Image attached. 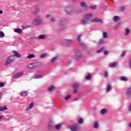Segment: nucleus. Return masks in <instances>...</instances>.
<instances>
[{
    "label": "nucleus",
    "instance_id": "obj_25",
    "mask_svg": "<svg viewBox=\"0 0 131 131\" xmlns=\"http://www.w3.org/2000/svg\"><path fill=\"white\" fill-rule=\"evenodd\" d=\"M120 79L122 81H128V80L127 77L124 76L121 77Z\"/></svg>",
    "mask_w": 131,
    "mask_h": 131
},
{
    "label": "nucleus",
    "instance_id": "obj_46",
    "mask_svg": "<svg viewBox=\"0 0 131 131\" xmlns=\"http://www.w3.org/2000/svg\"><path fill=\"white\" fill-rule=\"evenodd\" d=\"M126 54V51H124L122 52V54L121 55V57H124L125 56V54Z\"/></svg>",
    "mask_w": 131,
    "mask_h": 131
},
{
    "label": "nucleus",
    "instance_id": "obj_4",
    "mask_svg": "<svg viewBox=\"0 0 131 131\" xmlns=\"http://www.w3.org/2000/svg\"><path fill=\"white\" fill-rule=\"evenodd\" d=\"M70 127L72 131L80 130V127H79V125L77 124H75L73 125H70Z\"/></svg>",
    "mask_w": 131,
    "mask_h": 131
},
{
    "label": "nucleus",
    "instance_id": "obj_35",
    "mask_svg": "<svg viewBox=\"0 0 131 131\" xmlns=\"http://www.w3.org/2000/svg\"><path fill=\"white\" fill-rule=\"evenodd\" d=\"M114 21H119V20H120V17H119V16H115L114 17Z\"/></svg>",
    "mask_w": 131,
    "mask_h": 131
},
{
    "label": "nucleus",
    "instance_id": "obj_38",
    "mask_svg": "<svg viewBox=\"0 0 131 131\" xmlns=\"http://www.w3.org/2000/svg\"><path fill=\"white\" fill-rule=\"evenodd\" d=\"M57 59H58V56L54 57L52 60H51V63H54V62H56L57 61Z\"/></svg>",
    "mask_w": 131,
    "mask_h": 131
},
{
    "label": "nucleus",
    "instance_id": "obj_12",
    "mask_svg": "<svg viewBox=\"0 0 131 131\" xmlns=\"http://www.w3.org/2000/svg\"><path fill=\"white\" fill-rule=\"evenodd\" d=\"M65 23H66V19L62 18L59 21L58 25L62 26V25H64Z\"/></svg>",
    "mask_w": 131,
    "mask_h": 131
},
{
    "label": "nucleus",
    "instance_id": "obj_8",
    "mask_svg": "<svg viewBox=\"0 0 131 131\" xmlns=\"http://www.w3.org/2000/svg\"><path fill=\"white\" fill-rule=\"evenodd\" d=\"M80 84L78 82H75L72 85V87L73 88V89H76L78 90V88H80Z\"/></svg>",
    "mask_w": 131,
    "mask_h": 131
},
{
    "label": "nucleus",
    "instance_id": "obj_54",
    "mask_svg": "<svg viewBox=\"0 0 131 131\" xmlns=\"http://www.w3.org/2000/svg\"><path fill=\"white\" fill-rule=\"evenodd\" d=\"M78 100H79V98H75L74 99V101H78Z\"/></svg>",
    "mask_w": 131,
    "mask_h": 131
},
{
    "label": "nucleus",
    "instance_id": "obj_56",
    "mask_svg": "<svg viewBox=\"0 0 131 131\" xmlns=\"http://www.w3.org/2000/svg\"><path fill=\"white\" fill-rule=\"evenodd\" d=\"M3 14V10H0V15Z\"/></svg>",
    "mask_w": 131,
    "mask_h": 131
},
{
    "label": "nucleus",
    "instance_id": "obj_33",
    "mask_svg": "<svg viewBox=\"0 0 131 131\" xmlns=\"http://www.w3.org/2000/svg\"><path fill=\"white\" fill-rule=\"evenodd\" d=\"M80 6L81 7H83L84 8H88V5L84 2L81 3Z\"/></svg>",
    "mask_w": 131,
    "mask_h": 131
},
{
    "label": "nucleus",
    "instance_id": "obj_40",
    "mask_svg": "<svg viewBox=\"0 0 131 131\" xmlns=\"http://www.w3.org/2000/svg\"><path fill=\"white\" fill-rule=\"evenodd\" d=\"M47 56H48V54L47 53H43L40 56V58H46V57H47Z\"/></svg>",
    "mask_w": 131,
    "mask_h": 131
},
{
    "label": "nucleus",
    "instance_id": "obj_39",
    "mask_svg": "<svg viewBox=\"0 0 131 131\" xmlns=\"http://www.w3.org/2000/svg\"><path fill=\"white\" fill-rule=\"evenodd\" d=\"M35 56L34 54H30L28 56L27 58L28 59H32V58H34Z\"/></svg>",
    "mask_w": 131,
    "mask_h": 131
},
{
    "label": "nucleus",
    "instance_id": "obj_28",
    "mask_svg": "<svg viewBox=\"0 0 131 131\" xmlns=\"http://www.w3.org/2000/svg\"><path fill=\"white\" fill-rule=\"evenodd\" d=\"M32 107H33V103H31L29 106L26 108V110L27 111V110H29V109L32 108Z\"/></svg>",
    "mask_w": 131,
    "mask_h": 131
},
{
    "label": "nucleus",
    "instance_id": "obj_5",
    "mask_svg": "<svg viewBox=\"0 0 131 131\" xmlns=\"http://www.w3.org/2000/svg\"><path fill=\"white\" fill-rule=\"evenodd\" d=\"M74 58L76 60H79V59H81L82 58V54L81 52L79 51L75 52L74 55Z\"/></svg>",
    "mask_w": 131,
    "mask_h": 131
},
{
    "label": "nucleus",
    "instance_id": "obj_57",
    "mask_svg": "<svg viewBox=\"0 0 131 131\" xmlns=\"http://www.w3.org/2000/svg\"><path fill=\"white\" fill-rule=\"evenodd\" d=\"M3 118V116H0V119H2Z\"/></svg>",
    "mask_w": 131,
    "mask_h": 131
},
{
    "label": "nucleus",
    "instance_id": "obj_17",
    "mask_svg": "<svg viewBox=\"0 0 131 131\" xmlns=\"http://www.w3.org/2000/svg\"><path fill=\"white\" fill-rule=\"evenodd\" d=\"M63 41L64 45H69V43H71V42H72V40L64 39Z\"/></svg>",
    "mask_w": 131,
    "mask_h": 131
},
{
    "label": "nucleus",
    "instance_id": "obj_6",
    "mask_svg": "<svg viewBox=\"0 0 131 131\" xmlns=\"http://www.w3.org/2000/svg\"><path fill=\"white\" fill-rule=\"evenodd\" d=\"M38 63L35 62L32 63H30L28 65V68H30L31 69H32L33 68H36V67H38Z\"/></svg>",
    "mask_w": 131,
    "mask_h": 131
},
{
    "label": "nucleus",
    "instance_id": "obj_45",
    "mask_svg": "<svg viewBox=\"0 0 131 131\" xmlns=\"http://www.w3.org/2000/svg\"><path fill=\"white\" fill-rule=\"evenodd\" d=\"M99 43L100 44H102V45H104V43H105V40H104V39H100V40L99 41Z\"/></svg>",
    "mask_w": 131,
    "mask_h": 131
},
{
    "label": "nucleus",
    "instance_id": "obj_41",
    "mask_svg": "<svg viewBox=\"0 0 131 131\" xmlns=\"http://www.w3.org/2000/svg\"><path fill=\"white\" fill-rule=\"evenodd\" d=\"M92 78V75L91 74H89L88 76H85V79L89 80Z\"/></svg>",
    "mask_w": 131,
    "mask_h": 131
},
{
    "label": "nucleus",
    "instance_id": "obj_43",
    "mask_svg": "<svg viewBox=\"0 0 131 131\" xmlns=\"http://www.w3.org/2000/svg\"><path fill=\"white\" fill-rule=\"evenodd\" d=\"M90 8L92 10H96L97 9V5L90 6Z\"/></svg>",
    "mask_w": 131,
    "mask_h": 131
},
{
    "label": "nucleus",
    "instance_id": "obj_16",
    "mask_svg": "<svg viewBox=\"0 0 131 131\" xmlns=\"http://www.w3.org/2000/svg\"><path fill=\"white\" fill-rule=\"evenodd\" d=\"M14 31L16 33H22V32H23V31H22V29L20 28L14 29Z\"/></svg>",
    "mask_w": 131,
    "mask_h": 131
},
{
    "label": "nucleus",
    "instance_id": "obj_51",
    "mask_svg": "<svg viewBox=\"0 0 131 131\" xmlns=\"http://www.w3.org/2000/svg\"><path fill=\"white\" fill-rule=\"evenodd\" d=\"M104 55H108L109 52L107 50H105L104 51Z\"/></svg>",
    "mask_w": 131,
    "mask_h": 131
},
{
    "label": "nucleus",
    "instance_id": "obj_7",
    "mask_svg": "<svg viewBox=\"0 0 131 131\" xmlns=\"http://www.w3.org/2000/svg\"><path fill=\"white\" fill-rule=\"evenodd\" d=\"M65 11L67 14H72L73 13V10L72 7L68 6L66 7Z\"/></svg>",
    "mask_w": 131,
    "mask_h": 131
},
{
    "label": "nucleus",
    "instance_id": "obj_11",
    "mask_svg": "<svg viewBox=\"0 0 131 131\" xmlns=\"http://www.w3.org/2000/svg\"><path fill=\"white\" fill-rule=\"evenodd\" d=\"M13 53L14 54V55H13L14 56V58H15V57H16V58H21V55H20V54H19L18 52L13 50Z\"/></svg>",
    "mask_w": 131,
    "mask_h": 131
},
{
    "label": "nucleus",
    "instance_id": "obj_32",
    "mask_svg": "<svg viewBox=\"0 0 131 131\" xmlns=\"http://www.w3.org/2000/svg\"><path fill=\"white\" fill-rule=\"evenodd\" d=\"M61 127H62V125H61V124H58L55 125L56 129L59 130L60 129V128H61Z\"/></svg>",
    "mask_w": 131,
    "mask_h": 131
},
{
    "label": "nucleus",
    "instance_id": "obj_21",
    "mask_svg": "<svg viewBox=\"0 0 131 131\" xmlns=\"http://www.w3.org/2000/svg\"><path fill=\"white\" fill-rule=\"evenodd\" d=\"M23 75V73L22 72H19L14 75L15 78H18V77H20V76H21V75Z\"/></svg>",
    "mask_w": 131,
    "mask_h": 131
},
{
    "label": "nucleus",
    "instance_id": "obj_37",
    "mask_svg": "<svg viewBox=\"0 0 131 131\" xmlns=\"http://www.w3.org/2000/svg\"><path fill=\"white\" fill-rule=\"evenodd\" d=\"M103 51H104V47H102L101 48H100L99 50H97L96 51V53L97 54H99L100 53H101V52H103Z\"/></svg>",
    "mask_w": 131,
    "mask_h": 131
},
{
    "label": "nucleus",
    "instance_id": "obj_1",
    "mask_svg": "<svg viewBox=\"0 0 131 131\" xmlns=\"http://www.w3.org/2000/svg\"><path fill=\"white\" fill-rule=\"evenodd\" d=\"M93 17L92 13L86 14L84 16V19L82 20V23L83 24H89L91 20V18Z\"/></svg>",
    "mask_w": 131,
    "mask_h": 131
},
{
    "label": "nucleus",
    "instance_id": "obj_52",
    "mask_svg": "<svg viewBox=\"0 0 131 131\" xmlns=\"http://www.w3.org/2000/svg\"><path fill=\"white\" fill-rule=\"evenodd\" d=\"M78 91V89H74L73 93H74L75 94H76V93H77Z\"/></svg>",
    "mask_w": 131,
    "mask_h": 131
},
{
    "label": "nucleus",
    "instance_id": "obj_53",
    "mask_svg": "<svg viewBox=\"0 0 131 131\" xmlns=\"http://www.w3.org/2000/svg\"><path fill=\"white\" fill-rule=\"evenodd\" d=\"M2 98H3V95H2V93L0 92V101L2 100Z\"/></svg>",
    "mask_w": 131,
    "mask_h": 131
},
{
    "label": "nucleus",
    "instance_id": "obj_42",
    "mask_svg": "<svg viewBox=\"0 0 131 131\" xmlns=\"http://www.w3.org/2000/svg\"><path fill=\"white\" fill-rule=\"evenodd\" d=\"M70 98H71V95L69 94L67 96H66L64 99H65V100H66L67 101L68 100H69V99H70Z\"/></svg>",
    "mask_w": 131,
    "mask_h": 131
},
{
    "label": "nucleus",
    "instance_id": "obj_58",
    "mask_svg": "<svg viewBox=\"0 0 131 131\" xmlns=\"http://www.w3.org/2000/svg\"><path fill=\"white\" fill-rule=\"evenodd\" d=\"M93 42H96V41L94 40V41H93Z\"/></svg>",
    "mask_w": 131,
    "mask_h": 131
},
{
    "label": "nucleus",
    "instance_id": "obj_44",
    "mask_svg": "<svg viewBox=\"0 0 131 131\" xmlns=\"http://www.w3.org/2000/svg\"><path fill=\"white\" fill-rule=\"evenodd\" d=\"M0 37H5V33L4 32H0Z\"/></svg>",
    "mask_w": 131,
    "mask_h": 131
},
{
    "label": "nucleus",
    "instance_id": "obj_18",
    "mask_svg": "<svg viewBox=\"0 0 131 131\" xmlns=\"http://www.w3.org/2000/svg\"><path fill=\"white\" fill-rule=\"evenodd\" d=\"M54 126V122L52 120H51L49 123V129H52Z\"/></svg>",
    "mask_w": 131,
    "mask_h": 131
},
{
    "label": "nucleus",
    "instance_id": "obj_34",
    "mask_svg": "<svg viewBox=\"0 0 131 131\" xmlns=\"http://www.w3.org/2000/svg\"><path fill=\"white\" fill-rule=\"evenodd\" d=\"M54 90H55V87L53 85H52L48 88V91H49V92H53Z\"/></svg>",
    "mask_w": 131,
    "mask_h": 131
},
{
    "label": "nucleus",
    "instance_id": "obj_48",
    "mask_svg": "<svg viewBox=\"0 0 131 131\" xmlns=\"http://www.w3.org/2000/svg\"><path fill=\"white\" fill-rule=\"evenodd\" d=\"M80 38H81V35H80L78 36L77 39H78V41H79V42H80V41H81V39H80Z\"/></svg>",
    "mask_w": 131,
    "mask_h": 131
},
{
    "label": "nucleus",
    "instance_id": "obj_2",
    "mask_svg": "<svg viewBox=\"0 0 131 131\" xmlns=\"http://www.w3.org/2000/svg\"><path fill=\"white\" fill-rule=\"evenodd\" d=\"M14 56L11 55L8 56L6 59V61L5 63V66H8V65H10V64H12L13 63V61H14Z\"/></svg>",
    "mask_w": 131,
    "mask_h": 131
},
{
    "label": "nucleus",
    "instance_id": "obj_23",
    "mask_svg": "<svg viewBox=\"0 0 131 131\" xmlns=\"http://www.w3.org/2000/svg\"><path fill=\"white\" fill-rule=\"evenodd\" d=\"M112 90V86L110 85H107V87L106 88V93H110V92H111Z\"/></svg>",
    "mask_w": 131,
    "mask_h": 131
},
{
    "label": "nucleus",
    "instance_id": "obj_27",
    "mask_svg": "<svg viewBox=\"0 0 131 131\" xmlns=\"http://www.w3.org/2000/svg\"><path fill=\"white\" fill-rule=\"evenodd\" d=\"M107 112H108V111L106 108H103L101 111V114H102V115H104L105 113H107Z\"/></svg>",
    "mask_w": 131,
    "mask_h": 131
},
{
    "label": "nucleus",
    "instance_id": "obj_10",
    "mask_svg": "<svg viewBox=\"0 0 131 131\" xmlns=\"http://www.w3.org/2000/svg\"><path fill=\"white\" fill-rule=\"evenodd\" d=\"M126 95L127 98H131V87L127 89V91L126 92Z\"/></svg>",
    "mask_w": 131,
    "mask_h": 131
},
{
    "label": "nucleus",
    "instance_id": "obj_29",
    "mask_svg": "<svg viewBox=\"0 0 131 131\" xmlns=\"http://www.w3.org/2000/svg\"><path fill=\"white\" fill-rule=\"evenodd\" d=\"M125 6H120L119 7V11H121V12H123V11H125Z\"/></svg>",
    "mask_w": 131,
    "mask_h": 131
},
{
    "label": "nucleus",
    "instance_id": "obj_19",
    "mask_svg": "<svg viewBox=\"0 0 131 131\" xmlns=\"http://www.w3.org/2000/svg\"><path fill=\"white\" fill-rule=\"evenodd\" d=\"M129 33H130V30L128 28H126L125 29V35L127 36L129 35Z\"/></svg>",
    "mask_w": 131,
    "mask_h": 131
},
{
    "label": "nucleus",
    "instance_id": "obj_24",
    "mask_svg": "<svg viewBox=\"0 0 131 131\" xmlns=\"http://www.w3.org/2000/svg\"><path fill=\"white\" fill-rule=\"evenodd\" d=\"M109 66L110 67H111V68H113V67H116V66H117V63L113 62V63L110 64Z\"/></svg>",
    "mask_w": 131,
    "mask_h": 131
},
{
    "label": "nucleus",
    "instance_id": "obj_13",
    "mask_svg": "<svg viewBox=\"0 0 131 131\" xmlns=\"http://www.w3.org/2000/svg\"><path fill=\"white\" fill-rule=\"evenodd\" d=\"M40 11V9L37 7L35 8V9L33 11V14L34 15H37V14H38L39 13V11Z\"/></svg>",
    "mask_w": 131,
    "mask_h": 131
},
{
    "label": "nucleus",
    "instance_id": "obj_14",
    "mask_svg": "<svg viewBox=\"0 0 131 131\" xmlns=\"http://www.w3.org/2000/svg\"><path fill=\"white\" fill-rule=\"evenodd\" d=\"M28 95V92H27V91H22L20 93V96H21V97H27Z\"/></svg>",
    "mask_w": 131,
    "mask_h": 131
},
{
    "label": "nucleus",
    "instance_id": "obj_50",
    "mask_svg": "<svg viewBox=\"0 0 131 131\" xmlns=\"http://www.w3.org/2000/svg\"><path fill=\"white\" fill-rule=\"evenodd\" d=\"M5 86V83L2 82H0V88H3Z\"/></svg>",
    "mask_w": 131,
    "mask_h": 131
},
{
    "label": "nucleus",
    "instance_id": "obj_55",
    "mask_svg": "<svg viewBox=\"0 0 131 131\" xmlns=\"http://www.w3.org/2000/svg\"><path fill=\"white\" fill-rule=\"evenodd\" d=\"M47 18H50L51 17V15L50 14H48L47 16H46Z\"/></svg>",
    "mask_w": 131,
    "mask_h": 131
},
{
    "label": "nucleus",
    "instance_id": "obj_49",
    "mask_svg": "<svg viewBox=\"0 0 131 131\" xmlns=\"http://www.w3.org/2000/svg\"><path fill=\"white\" fill-rule=\"evenodd\" d=\"M104 74L105 77H108V76H109V74H108V72L107 71H105Z\"/></svg>",
    "mask_w": 131,
    "mask_h": 131
},
{
    "label": "nucleus",
    "instance_id": "obj_30",
    "mask_svg": "<svg viewBox=\"0 0 131 131\" xmlns=\"http://www.w3.org/2000/svg\"><path fill=\"white\" fill-rule=\"evenodd\" d=\"M103 38H108V33L106 32H103Z\"/></svg>",
    "mask_w": 131,
    "mask_h": 131
},
{
    "label": "nucleus",
    "instance_id": "obj_26",
    "mask_svg": "<svg viewBox=\"0 0 131 131\" xmlns=\"http://www.w3.org/2000/svg\"><path fill=\"white\" fill-rule=\"evenodd\" d=\"M8 110V107H7V106H0V111H4Z\"/></svg>",
    "mask_w": 131,
    "mask_h": 131
},
{
    "label": "nucleus",
    "instance_id": "obj_15",
    "mask_svg": "<svg viewBox=\"0 0 131 131\" xmlns=\"http://www.w3.org/2000/svg\"><path fill=\"white\" fill-rule=\"evenodd\" d=\"M42 77H43L42 75H35L33 76V78H34L35 79H39V78H42Z\"/></svg>",
    "mask_w": 131,
    "mask_h": 131
},
{
    "label": "nucleus",
    "instance_id": "obj_59",
    "mask_svg": "<svg viewBox=\"0 0 131 131\" xmlns=\"http://www.w3.org/2000/svg\"><path fill=\"white\" fill-rule=\"evenodd\" d=\"M113 1V0H112Z\"/></svg>",
    "mask_w": 131,
    "mask_h": 131
},
{
    "label": "nucleus",
    "instance_id": "obj_47",
    "mask_svg": "<svg viewBox=\"0 0 131 131\" xmlns=\"http://www.w3.org/2000/svg\"><path fill=\"white\" fill-rule=\"evenodd\" d=\"M79 45L80 47H82V48H85V44L83 43H79Z\"/></svg>",
    "mask_w": 131,
    "mask_h": 131
},
{
    "label": "nucleus",
    "instance_id": "obj_22",
    "mask_svg": "<svg viewBox=\"0 0 131 131\" xmlns=\"http://www.w3.org/2000/svg\"><path fill=\"white\" fill-rule=\"evenodd\" d=\"M99 122H98V121H95V122L94 123V128H99Z\"/></svg>",
    "mask_w": 131,
    "mask_h": 131
},
{
    "label": "nucleus",
    "instance_id": "obj_36",
    "mask_svg": "<svg viewBox=\"0 0 131 131\" xmlns=\"http://www.w3.org/2000/svg\"><path fill=\"white\" fill-rule=\"evenodd\" d=\"M83 119L82 118H80L78 121V122L79 124H82V123H83Z\"/></svg>",
    "mask_w": 131,
    "mask_h": 131
},
{
    "label": "nucleus",
    "instance_id": "obj_9",
    "mask_svg": "<svg viewBox=\"0 0 131 131\" xmlns=\"http://www.w3.org/2000/svg\"><path fill=\"white\" fill-rule=\"evenodd\" d=\"M91 22H93V23L100 22V23H103V20H102V19H100V18H98V17H96V18L92 19Z\"/></svg>",
    "mask_w": 131,
    "mask_h": 131
},
{
    "label": "nucleus",
    "instance_id": "obj_31",
    "mask_svg": "<svg viewBox=\"0 0 131 131\" xmlns=\"http://www.w3.org/2000/svg\"><path fill=\"white\" fill-rule=\"evenodd\" d=\"M50 20L51 22H53V23H55V22H56L57 21V18L56 17H51V18L50 19Z\"/></svg>",
    "mask_w": 131,
    "mask_h": 131
},
{
    "label": "nucleus",
    "instance_id": "obj_20",
    "mask_svg": "<svg viewBox=\"0 0 131 131\" xmlns=\"http://www.w3.org/2000/svg\"><path fill=\"white\" fill-rule=\"evenodd\" d=\"M46 38H47V35L41 34L38 36L39 39H46Z\"/></svg>",
    "mask_w": 131,
    "mask_h": 131
},
{
    "label": "nucleus",
    "instance_id": "obj_3",
    "mask_svg": "<svg viewBox=\"0 0 131 131\" xmlns=\"http://www.w3.org/2000/svg\"><path fill=\"white\" fill-rule=\"evenodd\" d=\"M42 19L36 18L32 21V25H34L35 26H38V25H40V24H42Z\"/></svg>",
    "mask_w": 131,
    "mask_h": 131
}]
</instances>
